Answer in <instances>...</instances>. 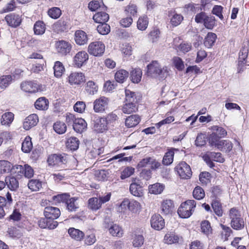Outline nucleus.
Segmentation results:
<instances>
[{
  "instance_id": "nucleus-1",
  "label": "nucleus",
  "mask_w": 249,
  "mask_h": 249,
  "mask_svg": "<svg viewBox=\"0 0 249 249\" xmlns=\"http://www.w3.org/2000/svg\"><path fill=\"white\" fill-rule=\"evenodd\" d=\"M229 217L231 219V226L233 229L239 231L244 228L245 221L240 212L236 208H232L229 210Z\"/></svg>"
},
{
  "instance_id": "nucleus-2",
  "label": "nucleus",
  "mask_w": 249,
  "mask_h": 249,
  "mask_svg": "<svg viewBox=\"0 0 249 249\" xmlns=\"http://www.w3.org/2000/svg\"><path fill=\"white\" fill-rule=\"evenodd\" d=\"M147 68V74L148 76L163 79L168 75L167 67H162L157 61H152Z\"/></svg>"
},
{
  "instance_id": "nucleus-3",
  "label": "nucleus",
  "mask_w": 249,
  "mask_h": 249,
  "mask_svg": "<svg viewBox=\"0 0 249 249\" xmlns=\"http://www.w3.org/2000/svg\"><path fill=\"white\" fill-rule=\"evenodd\" d=\"M196 203L194 200H188L182 203L178 208V213L181 218H188L192 214L193 209L196 207Z\"/></svg>"
},
{
  "instance_id": "nucleus-4",
  "label": "nucleus",
  "mask_w": 249,
  "mask_h": 249,
  "mask_svg": "<svg viewBox=\"0 0 249 249\" xmlns=\"http://www.w3.org/2000/svg\"><path fill=\"white\" fill-rule=\"evenodd\" d=\"M47 162L50 166H60L64 165L67 162V155L64 153L52 154L48 157Z\"/></svg>"
},
{
  "instance_id": "nucleus-5",
  "label": "nucleus",
  "mask_w": 249,
  "mask_h": 249,
  "mask_svg": "<svg viewBox=\"0 0 249 249\" xmlns=\"http://www.w3.org/2000/svg\"><path fill=\"white\" fill-rule=\"evenodd\" d=\"M203 160L211 168H213L214 166V163L212 160L220 163H223L225 161L224 159L222 156V154L219 152H209L203 155Z\"/></svg>"
},
{
  "instance_id": "nucleus-6",
  "label": "nucleus",
  "mask_w": 249,
  "mask_h": 249,
  "mask_svg": "<svg viewBox=\"0 0 249 249\" xmlns=\"http://www.w3.org/2000/svg\"><path fill=\"white\" fill-rule=\"evenodd\" d=\"M105 50V45L100 41H95L89 44L88 47V52L95 56L102 55Z\"/></svg>"
},
{
  "instance_id": "nucleus-7",
  "label": "nucleus",
  "mask_w": 249,
  "mask_h": 249,
  "mask_svg": "<svg viewBox=\"0 0 249 249\" xmlns=\"http://www.w3.org/2000/svg\"><path fill=\"white\" fill-rule=\"evenodd\" d=\"M108 99L104 96L96 99L93 103V109L96 112H102L107 108Z\"/></svg>"
},
{
  "instance_id": "nucleus-8",
  "label": "nucleus",
  "mask_w": 249,
  "mask_h": 249,
  "mask_svg": "<svg viewBox=\"0 0 249 249\" xmlns=\"http://www.w3.org/2000/svg\"><path fill=\"white\" fill-rule=\"evenodd\" d=\"M71 43L64 40L58 41L56 43V51L61 55H67L71 52Z\"/></svg>"
},
{
  "instance_id": "nucleus-9",
  "label": "nucleus",
  "mask_w": 249,
  "mask_h": 249,
  "mask_svg": "<svg viewBox=\"0 0 249 249\" xmlns=\"http://www.w3.org/2000/svg\"><path fill=\"white\" fill-rule=\"evenodd\" d=\"M89 59V55L85 51H80L77 53L73 57V65L80 68L83 66Z\"/></svg>"
},
{
  "instance_id": "nucleus-10",
  "label": "nucleus",
  "mask_w": 249,
  "mask_h": 249,
  "mask_svg": "<svg viewBox=\"0 0 249 249\" xmlns=\"http://www.w3.org/2000/svg\"><path fill=\"white\" fill-rule=\"evenodd\" d=\"M44 214L46 218L54 220L59 217L60 211L56 207H47L44 209Z\"/></svg>"
},
{
  "instance_id": "nucleus-11",
  "label": "nucleus",
  "mask_w": 249,
  "mask_h": 249,
  "mask_svg": "<svg viewBox=\"0 0 249 249\" xmlns=\"http://www.w3.org/2000/svg\"><path fill=\"white\" fill-rule=\"evenodd\" d=\"M150 223L151 227L156 230L162 229L165 225L164 220L160 214L153 215L151 217Z\"/></svg>"
},
{
  "instance_id": "nucleus-12",
  "label": "nucleus",
  "mask_w": 249,
  "mask_h": 249,
  "mask_svg": "<svg viewBox=\"0 0 249 249\" xmlns=\"http://www.w3.org/2000/svg\"><path fill=\"white\" fill-rule=\"evenodd\" d=\"M38 122V118L36 114H33L26 118L23 123V127L25 130H29L36 126Z\"/></svg>"
},
{
  "instance_id": "nucleus-13",
  "label": "nucleus",
  "mask_w": 249,
  "mask_h": 249,
  "mask_svg": "<svg viewBox=\"0 0 249 249\" xmlns=\"http://www.w3.org/2000/svg\"><path fill=\"white\" fill-rule=\"evenodd\" d=\"M20 87L22 90L31 93L37 92L39 89L38 85L32 81H25L21 83Z\"/></svg>"
},
{
  "instance_id": "nucleus-14",
  "label": "nucleus",
  "mask_w": 249,
  "mask_h": 249,
  "mask_svg": "<svg viewBox=\"0 0 249 249\" xmlns=\"http://www.w3.org/2000/svg\"><path fill=\"white\" fill-rule=\"evenodd\" d=\"M74 40L77 45H83L88 42V36L84 31L77 30L74 34Z\"/></svg>"
},
{
  "instance_id": "nucleus-15",
  "label": "nucleus",
  "mask_w": 249,
  "mask_h": 249,
  "mask_svg": "<svg viewBox=\"0 0 249 249\" xmlns=\"http://www.w3.org/2000/svg\"><path fill=\"white\" fill-rule=\"evenodd\" d=\"M94 130L98 132H103L107 129V120L104 118H99L94 121Z\"/></svg>"
},
{
  "instance_id": "nucleus-16",
  "label": "nucleus",
  "mask_w": 249,
  "mask_h": 249,
  "mask_svg": "<svg viewBox=\"0 0 249 249\" xmlns=\"http://www.w3.org/2000/svg\"><path fill=\"white\" fill-rule=\"evenodd\" d=\"M5 18L8 24L13 27L19 26L21 22L20 16L18 15L11 14L7 15Z\"/></svg>"
},
{
  "instance_id": "nucleus-17",
  "label": "nucleus",
  "mask_w": 249,
  "mask_h": 249,
  "mask_svg": "<svg viewBox=\"0 0 249 249\" xmlns=\"http://www.w3.org/2000/svg\"><path fill=\"white\" fill-rule=\"evenodd\" d=\"M85 76L81 72L71 73L69 77V81L71 84H80L85 81Z\"/></svg>"
},
{
  "instance_id": "nucleus-18",
  "label": "nucleus",
  "mask_w": 249,
  "mask_h": 249,
  "mask_svg": "<svg viewBox=\"0 0 249 249\" xmlns=\"http://www.w3.org/2000/svg\"><path fill=\"white\" fill-rule=\"evenodd\" d=\"M108 229L109 232L113 236L121 237L124 234L122 228L116 224H111L106 227Z\"/></svg>"
},
{
  "instance_id": "nucleus-19",
  "label": "nucleus",
  "mask_w": 249,
  "mask_h": 249,
  "mask_svg": "<svg viewBox=\"0 0 249 249\" xmlns=\"http://www.w3.org/2000/svg\"><path fill=\"white\" fill-rule=\"evenodd\" d=\"M174 207L173 202L170 199L164 200L161 204L162 212L165 214L171 213L173 211Z\"/></svg>"
},
{
  "instance_id": "nucleus-20",
  "label": "nucleus",
  "mask_w": 249,
  "mask_h": 249,
  "mask_svg": "<svg viewBox=\"0 0 249 249\" xmlns=\"http://www.w3.org/2000/svg\"><path fill=\"white\" fill-rule=\"evenodd\" d=\"M87 124L82 118H77L73 125V129L77 132L81 133L87 128Z\"/></svg>"
},
{
  "instance_id": "nucleus-21",
  "label": "nucleus",
  "mask_w": 249,
  "mask_h": 249,
  "mask_svg": "<svg viewBox=\"0 0 249 249\" xmlns=\"http://www.w3.org/2000/svg\"><path fill=\"white\" fill-rule=\"evenodd\" d=\"M164 240L165 243L172 244L178 243L179 237L173 231L168 232L164 236Z\"/></svg>"
},
{
  "instance_id": "nucleus-22",
  "label": "nucleus",
  "mask_w": 249,
  "mask_h": 249,
  "mask_svg": "<svg viewBox=\"0 0 249 249\" xmlns=\"http://www.w3.org/2000/svg\"><path fill=\"white\" fill-rule=\"evenodd\" d=\"M217 148L220 151L229 152L232 148V143L229 140H221L217 144Z\"/></svg>"
},
{
  "instance_id": "nucleus-23",
  "label": "nucleus",
  "mask_w": 249,
  "mask_h": 249,
  "mask_svg": "<svg viewBox=\"0 0 249 249\" xmlns=\"http://www.w3.org/2000/svg\"><path fill=\"white\" fill-rule=\"evenodd\" d=\"M14 119V114L11 112L4 113L1 117L0 123L2 125L9 126Z\"/></svg>"
},
{
  "instance_id": "nucleus-24",
  "label": "nucleus",
  "mask_w": 249,
  "mask_h": 249,
  "mask_svg": "<svg viewBox=\"0 0 249 249\" xmlns=\"http://www.w3.org/2000/svg\"><path fill=\"white\" fill-rule=\"evenodd\" d=\"M5 184L12 191L16 190L19 186L18 180L14 177H7L5 179Z\"/></svg>"
},
{
  "instance_id": "nucleus-25",
  "label": "nucleus",
  "mask_w": 249,
  "mask_h": 249,
  "mask_svg": "<svg viewBox=\"0 0 249 249\" xmlns=\"http://www.w3.org/2000/svg\"><path fill=\"white\" fill-rule=\"evenodd\" d=\"M68 233L72 239L77 241H81L85 235L82 231L74 228H70L68 230Z\"/></svg>"
},
{
  "instance_id": "nucleus-26",
  "label": "nucleus",
  "mask_w": 249,
  "mask_h": 249,
  "mask_svg": "<svg viewBox=\"0 0 249 249\" xmlns=\"http://www.w3.org/2000/svg\"><path fill=\"white\" fill-rule=\"evenodd\" d=\"M130 193L134 196H141L142 194V188L138 182H132L129 187Z\"/></svg>"
},
{
  "instance_id": "nucleus-27",
  "label": "nucleus",
  "mask_w": 249,
  "mask_h": 249,
  "mask_svg": "<svg viewBox=\"0 0 249 249\" xmlns=\"http://www.w3.org/2000/svg\"><path fill=\"white\" fill-rule=\"evenodd\" d=\"M93 19L97 23H106L109 19V16L106 12H97L93 16Z\"/></svg>"
},
{
  "instance_id": "nucleus-28",
  "label": "nucleus",
  "mask_w": 249,
  "mask_h": 249,
  "mask_svg": "<svg viewBox=\"0 0 249 249\" xmlns=\"http://www.w3.org/2000/svg\"><path fill=\"white\" fill-rule=\"evenodd\" d=\"M175 169L178 173L182 174L188 173L189 175H192L190 166L184 161H182L179 163L176 167Z\"/></svg>"
},
{
  "instance_id": "nucleus-29",
  "label": "nucleus",
  "mask_w": 249,
  "mask_h": 249,
  "mask_svg": "<svg viewBox=\"0 0 249 249\" xmlns=\"http://www.w3.org/2000/svg\"><path fill=\"white\" fill-rule=\"evenodd\" d=\"M140 121V118L138 115H133L128 117L125 122V125L128 127H132L137 125Z\"/></svg>"
},
{
  "instance_id": "nucleus-30",
  "label": "nucleus",
  "mask_w": 249,
  "mask_h": 249,
  "mask_svg": "<svg viewBox=\"0 0 249 249\" xmlns=\"http://www.w3.org/2000/svg\"><path fill=\"white\" fill-rule=\"evenodd\" d=\"M79 144V141L76 137H71L69 138L66 143L67 147L71 150H76L78 149Z\"/></svg>"
},
{
  "instance_id": "nucleus-31",
  "label": "nucleus",
  "mask_w": 249,
  "mask_h": 249,
  "mask_svg": "<svg viewBox=\"0 0 249 249\" xmlns=\"http://www.w3.org/2000/svg\"><path fill=\"white\" fill-rule=\"evenodd\" d=\"M128 72L124 70L118 71L115 74V79L117 82L123 83L127 78Z\"/></svg>"
},
{
  "instance_id": "nucleus-32",
  "label": "nucleus",
  "mask_w": 249,
  "mask_h": 249,
  "mask_svg": "<svg viewBox=\"0 0 249 249\" xmlns=\"http://www.w3.org/2000/svg\"><path fill=\"white\" fill-rule=\"evenodd\" d=\"M49 101L45 97L38 98L35 103V107L39 110H46L48 108Z\"/></svg>"
},
{
  "instance_id": "nucleus-33",
  "label": "nucleus",
  "mask_w": 249,
  "mask_h": 249,
  "mask_svg": "<svg viewBox=\"0 0 249 249\" xmlns=\"http://www.w3.org/2000/svg\"><path fill=\"white\" fill-rule=\"evenodd\" d=\"M13 79L11 75L1 76L0 77V88L2 89H6L11 84Z\"/></svg>"
},
{
  "instance_id": "nucleus-34",
  "label": "nucleus",
  "mask_w": 249,
  "mask_h": 249,
  "mask_svg": "<svg viewBox=\"0 0 249 249\" xmlns=\"http://www.w3.org/2000/svg\"><path fill=\"white\" fill-rule=\"evenodd\" d=\"M142 75V70L139 68L133 70L130 72V77L133 83H138L140 82Z\"/></svg>"
},
{
  "instance_id": "nucleus-35",
  "label": "nucleus",
  "mask_w": 249,
  "mask_h": 249,
  "mask_svg": "<svg viewBox=\"0 0 249 249\" xmlns=\"http://www.w3.org/2000/svg\"><path fill=\"white\" fill-rule=\"evenodd\" d=\"M137 104L125 102L122 107V111L125 114H131L135 112L137 109Z\"/></svg>"
},
{
  "instance_id": "nucleus-36",
  "label": "nucleus",
  "mask_w": 249,
  "mask_h": 249,
  "mask_svg": "<svg viewBox=\"0 0 249 249\" xmlns=\"http://www.w3.org/2000/svg\"><path fill=\"white\" fill-rule=\"evenodd\" d=\"M216 37L217 36L215 34L208 33L205 38V41L203 42V44L207 48H210L214 44Z\"/></svg>"
},
{
  "instance_id": "nucleus-37",
  "label": "nucleus",
  "mask_w": 249,
  "mask_h": 249,
  "mask_svg": "<svg viewBox=\"0 0 249 249\" xmlns=\"http://www.w3.org/2000/svg\"><path fill=\"white\" fill-rule=\"evenodd\" d=\"M45 25L43 22L37 21L35 23L34 26V31L36 35H42L45 33Z\"/></svg>"
},
{
  "instance_id": "nucleus-38",
  "label": "nucleus",
  "mask_w": 249,
  "mask_h": 249,
  "mask_svg": "<svg viewBox=\"0 0 249 249\" xmlns=\"http://www.w3.org/2000/svg\"><path fill=\"white\" fill-rule=\"evenodd\" d=\"M203 234H205L209 240L213 237V229L210 223L207 220H203Z\"/></svg>"
},
{
  "instance_id": "nucleus-39",
  "label": "nucleus",
  "mask_w": 249,
  "mask_h": 249,
  "mask_svg": "<svg viewBox=\"0 0 249 249\" xmlns=\"http://www.w3.org/2000/svg\"><path fill=\"white\" fill-rule=\"evenodd\" d=\"M211 204L215 214L219 217L222 216L223 212L221 203L218 200H214Z\"/></svg>"
},
{
  "instance_id": "nucleus-40",
  "label": "nucleus",
  "mask_w": 249,
  "mask_h": 249,
  "mask_svg": "<svg viewBox=\"0 0 249 249\" xmlns=\"http://www.w3.org/2000/svg\"><path fill=\"white\" fill-rule=\"evenodd\" d=\"M54 74L56 77H60L65 71L63 64L60 61H56L53 66Z\"/></svg>"
},
{
  "instance_id": "nucleus-41",
  "label": "nucleus",
  "mask_w": 249,
  "mask_h": 249,
  "mask_svg": "<svg viewBox=\"0 0 249 249\" xmlns=\"http://www.w3.org/2000/svg\"><path fill=\"white\" fill-rule=\"evenodd\" d=\"M164 188V186L159 183H156L151 185L149 187V192L151 194L157 195L162 192Z\"/></svg>"
},
{
  "instance_id": "nucleus-42",
  "label": "nucleus",
  "mask_w": 249,
  "mask_h": 249,
  "mask_svg": "<svg viewBox=\"0 0 249 249\" xmlns=\"http://www.w3.org/2000/svg\"><path fill=\"white\" fill-rule=\"evenodd\" d=\"M85 89L89 94L94 95L98 91V86L93 81H89L86 84Z\"/></svg>"
},
{
  "instance_id": "nucleus-43",
  "label": "nucleus",
  "mask_w": 249,
  "mask_h": 249,
  "mask_svg": "<svg viewBox=\"0 0 249 249\" xmlns=\"http://www.w3.org/2000/svg\"><path fill=\"white\" fill-rule=\"evenodd\" d=\"M33 148V144L31 142V138L30 137H26L22 143V150L24 153H29Z\"/></svg>"
},
{
  "instance_id": "nucleus-44",
  "label": "nucleus",
  "mask_w": 249,
  "mask_h": 249,
  "mask_svg": "<svg viewBox=\"0 0 249 249\" xmlns=\"http://www.w3.org/2000/svg\"><path fill=\"white\" fill-rule=\"evenodd\" d=\"M53 129L58 134H62L64 133L67 130V126L63 122H56L53 124Z\"/></svg>"
},
{
  "instance_id": "nucleus-45",
  "label": "nucleus",
  "mask_w": 249,
  "mask_h": 249,
  "mask_svg": "<svg viewBox=\"0 0 249 249\" xmlns=\"http://www.w3.org/2000/svg\"><path fill=\"white\" fill-rule=\"evenodd\" d=\"M89 207L92 210H97L101 207V204L97 197H92L89 199Z\"/></svg>"
},
{
  "instance_id": "nucleus-46",
  "label": "nucleus",
  "mask_w": 249,
  "mask_h": 249,
  "mask_svg": "<svg viewBox=\"0 0 249 249\" xmlns=\"http://www.w3.org/2000/svg\"><path fill=\"white\" fill-rule=\"evenodd\" d=\"M211 129L213 133H215L220 138L224 137L227 134L226 130L224 128L217 125L212 126Z\"/></svg>"
},
{
  "instance_id": "nucleus-47",
  "label": "nucleus",
  "mask_w": 249,
  "mask_h": 249,
  "mask_svg": "<svg viewBox=\"0 0 249 249\" xmlns=\"http://www.w3.org/2000/svg\"><path fill=\"white\" fill-rule=\"evenodd\" d=\"M125 102L137 104V100L135 92L129 89H125Z\"/></svg>"
},
{
  "instance_id": "nucleus-48",
  "label": "nucleus",
  "mask_w": 249,
  "mask_h": 249,
  "mask_svg": "<svg viewBox=\"0 0 249 249\" xmlns=\"http://www.w3.org/2000/svg\"><path fill=\"white\" fill-rule=\"evenodd\" d=\"M41 185V182L37 179H31L28 184L29 188L32 191H38Z\"/></svg>"
},
{
  "instance_id": "nucleus-49",
  "label": "nucleus",
  "mask_w": 249,
  "mask_h": 249,
  "mask_svg": "<svg viewBox=\"0 0 249 249\" xmlns=\"http://www.w3.org/2000/svg\"><path fill=\"white\" fill-rule=\"evenodd\" d=\"M70 197V195L69 194L64 193L53 196V200L56 203H60L61 202H65L66 203V201H67Z\"/></svg>"
},
{
  "instance_id": "nucleus-50",
  "label": "nucleus",
  "mask_w": 249,
  "mask_h": 249,
  "mask_svg": "<svg viewBox=\"0 0 249 249\" xmlns=\"http://www.w3.org/2000/svg\"><path fill=\"white\" fill-rule=\"evenodd\" d=\"M97 30L99 34L105 35L109 33L110 27L108 24L106 23H100V24L97 27Z\"/></svg>"
},
{
  "instance_id": "nucleus-51",
  "label": "nucleus",
  "mask_w": 249,
  "mask_h": 249,
  "mask_svg": "<svg viewBox=\"0 0 249 249\" xmlns=\"http://www.w3.org/2000/svg\"><path fill=\"white\" fill-rule=\"evenodd\" d=\"M215 24V18L213 16L207 17L203 18V25L209 29L213 28Z\"/></svg>"
},
{
  "instance_id": "nucleus-52",
  "label": "nucleus",
  "mask_w": 249,
  "mask_h": 249,
  "mask_svg": "<svg viewBox=\"0 0 249 249\" xmlns=\"http://www.w3.org/2000/svg\"><path fill=\"white\" fill-rule=\"evenodd\" d=\"M76 199L74 197L69 198L66 201L67 207L70 212H75L78 208L77 204L75 203Z\"/></svg>"
},
{
  "instance_id": "nucleus-53",
  "label": "nucleus",
  "mask_w": 249,
  "mask_h": 249,
  "mask_svg": "<svg viewBox=\"0 0 249 249\" xmlns=\"http://www.w3.org/2000/svg\"><path fill=\"white\" fill-rule=\"evenodd\" d=\"M248 51L249 49L247 46H244L242 47L239 53V62H241L243 64H245L246 63V59L248 56Z\"/></svg>"
},
{
  "instance_id": "nucleus-54",
  "label": "nucleus",
  "mask_w": 249,
  "mask_h": 249,
  "mask_svg": "<svg viewBox=\"0 0 249 249\" xmlns=\"http://www.w3.org/2000/svg\"><path fill=\"white\" fill-rule=\"evenodd\" d=\"M174 152L172 150H170L166 153L164 155L162 162L164 164L168 165L172 163L173 161Z\"/></svg>"
},
{
  "instance_id": "nucleus-55",
  "label": "nucleus",
  "mask_w": 249,
  "mask_h": 249,
  "mask_svg": "<svg viewBox=\"0 0 249 249\" xmlns=\"http://www.w3.org/2000/svg\"><path fill=\"white\" fill-rule=\"evenodd\" d=\"M11 164L6 160L0 161V173L3 174L11 171Z\"/></svg>"
},
{
  "instance_id": "nucleus-56",
  "label": "nucleus",
  "mask_w": 249,
  "mask_h": 249,
  "mask_svg": "<svg viewBox=\"0 0 249 249\" xmlns=\"http://www.w3.org/2000/svg\"><path fill=\"white\" fill-rule=\"evenodd\" d=\"M148 21L146 17L140 18L137 21V27L141 31L145 30L148 25Z\"/></svg>"
},
{
  "instance_id": "nucleus-57",
  "label": "nucleus",
  "mask_w": 249,
  "mask_h": 249,
  "mask_svg": "<svg viewBox=\"0 0 249 249\" xmlns=\"http://www.w3.org/2000/svg\"><path fill=\"white\" fill-rule=\"evenodd\" d=\"M48 14L52 18L56 19L60 16L61 11L59 8L53 7L49 10Z\"/></svg>"
},
{
  "instance_id": "nucleus-58",
  "label": "nucleus",
  "mask_w": 249,
  "mask_h": 249,
  "mask_svg": "<svg viewBox=\"0 0 249 249\" xmlns=\"http://www.w3.org/2000/svg\"><path fill=\"white\" fill-rule=\"evenodd\" d=\"M144 242V238L142 235L140 234H135L133 237V245L135 247H139L143 245Z\"/></svg>"
},
{
  "instance_id": "nucleus-59",
  "label": "nucleus",
  "mask_w": 249,
  "mask_h": 249,
  "mask_svg": "<svg viewBox=\"0 0 249 249\" xmlns=\"http://www.w3.org/2000/svg\"><path fill=\"white\" fill-rule=\"evenodd\" d=\"M134 168L132 167H127L125 168L122 172L121 175V178L124 179L127 178L129 177L134 172Z\"/></svg>"
},
{
  "instance_id": "nucleus-60",
  "label": "nucleus",
  "mask_w": 249,
  "mask_h": 249,
  "mask_svg": "<svg viewBox=\"0 0 249 249\" xmlns=\"http://www.w3.org/2000/svg\"><path fill=\"white\" fill-rule=\"evenodd\" d=\"M220 138L215 134V133L213 132L210 135L208 138V142L211 146H214L215 147H217V144L220 141Z\"/></svg>"
},
{
  "instance_id": "nucleus-61",
  "label": "nucleus",
  "mask_w": 249,
  "mask_h": 249,
  "mask_svg": "<svg viewBox=\"0 0 249 249\" xmlns=\"http://www.w3.org/2000/svg\"><path fill=\"white\" fill-rule=\"evenodd\" d=\"M86 108V104L83 101L77 102L73 106V109L75 111L80 113L84 112Z\"/></svg>"
},
{
  "instance_id": "nucleus-62",
  "label": "nucleus",
  "mask_w": 249,
  "mask_h": 249,
  "mask_svg": "<svg viewBox=\"0 0 249 249\" xmlns=\"http://www.w3.org/2000/svg\"><path fill=\"white\" fill-rule=\"evenodd\" d=\"M221 227L222 229V236L225 240H227L228 238L232 233V231L231 228L221 224Z\"/></svg>"
},
{
  "instance_id": "nucleus-63",
  "label": "nucleus",
  "mask_w": 249,
  "mask_h": 249,
  "mask_svg": "<svg viewBox=\"0 0 249 249\" xmlns=\"http://www.w3.org/2000/svg\"><path fill=\"white\" fill-rule=\"evenodd\" d=\"M54 28L58 32H62L67 28V23L64 20H59L54 25Z\"/></svg>"
},
{
  "instance_id": "nucleus-64",
  "label": "nucleus",
  "mask_w": 249,
  "mask_h": 249,
  "mask_svg": "<svg viewBox=\"0 0 249 249\" xmlns=\"http://www.w3.org/2000/svg\"><path fill=\"white\" fill-rule=\"evenodd\" d=\"M107 173L105 170H97L95 172V176L97 180L104 181L107 178Z\"/></svg>"
}]
</instances>
